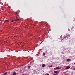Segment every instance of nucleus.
Returning a JSON list of instances; mask_svg holds the SVG:
<instances>
[{
	"label": "nucleus",
	"instance_id": "1",
	"mask_svg": "<svg viewBox=\"0 0 75 75\" xmlns=\"http://www.w3.org/2000/svg\"><path fill=\"white\" fill-rule=\"evenodd\" d=\"M61 68H62L61 67H60V68L59 67H56L54 68V70H56V69H61Z\"/></svg>",
	"mask_w": 75,
	"mask_h": 75
},
{
	"label": "nucleus",
	"instance_id": "2",
	"mask_svg": "<svg viewBox=\"0 0 75 75\" xmlns=\"http://www.w3.org/2000/svg\"><path fill=\"white\" fill-rule=\"evenodd\" d=\"M71 67L70 66H67L66 67V69H69V68H70Z\"/></svg>",
	"mask_w": 75,
	"mask_h": 75
},
{
	"label": "nucleus",
	"instance_id": "3",
	"mask_svg": "<svg viewBox=\"0 0 75 75\" xmlns=\"http://www.w3.org/2000/svg\"><path fill=\"white\" fill-rule=\"evenodd\" d=\"M70 37V35H67L66 36V38H68V37Z\"/></svg>",
	"mask_w": 75,
	"mask_h": 75
},
{
	"label": "nucleus",
	"instance_id": "4",
	"mask_svg": "<svg viewBox=\"0 0 75 75\" xmlns=\"http://www.w3.org/2000/svg\"><path fill=\"white\" fill-rule=\"evenodd\" d=\"M17 74L16 73V72H13V75H16Z\"/></svg>",
	"mask_w": 75,
	"mask_h": 75
},
{
	"label": "nucleus",
	"instance_id": "5",
	"mask_svg": "<svg viewBox=\"0 0 75 75\" xmlns=\"http://www.w3.org/2000/svg\"><path fill=\"white\" fill-rule=\"evenodd\" d=\"M7 72H6L4 73H3V75H7Z\"/></svg>",
	"mask_w": 75,
	"mask_h": 75
},
{
	"label": "nucleus",
	"instance_id": "6",
	"mask_svg": "<svg viewBox=\"0 0 75 75\" xmlns=\"http://www.w3.org/2000/svg\"><path fill=\"white\" fill-rule=\"evenodd\" d=\"M70 60H71V59H67L66 61H69Z\"/></svg>",
	"mask_w": 75,
	"mask_h": 75
},
{
	"label": "nucleus",
	"instance_id": "7",
	"mask_svg": "<svg viewBox=\"0 0 75 75\" xmlns=\"http://www.w3.org/2000/svg\"><path fill=\"white\" fill-rule=\"evenodd\" d=\"M54 73L55 74H58V71H54Z\"/></svg>",
	"mask_w": 75,
	"mask_h": 75
},
{
	"label": "nucleus",
	"instance_id": "8",
	"mask_svg": "<svg viewBox=\"0 0 75 75\" xmlns=\"http://www.w3.org/2000/svg\"><path fill=\"white\" fill-rule=\"evenodd\" d=\"M8 20H6L5 21V23H6V22H8Z\"/></svg>",
	"mask_w": 75,
	"mask_h": 75
},
{
	"label": "nucleus",
	"instance_id": "9",
	"mask_svg": "<svg viewBox=\"0 0 75 75\" xmlns=\"http://www.w3.org/2000/svg\"><path fill=\"white\" fill-rule=\"evenodd\" d=\"M15 14L16 15H18V13L17 12H15Z\"/></svg>",
	"mask_w": 75,
	"mask_h": 75
},
{
	"label": "nucleus",
	"instance_id": "10",
	"mask_svg": "<svg viewBox=\"0 0 75 75\" xmlns=\"http://www.w3.org/2000/svg\"><path fill=\"white\" fill-rule=\"evenodd\" d=\"M42 67H45V64H43L42 65Z\"/></svg>",
	"mask_w": 75,
	"mask_h": 75
},
{
	"label": "nucleus",
	"instance_id": "11",
	"mask_svg": "<svg viewBox=\"0 0 75 75\" xmlns=\"http://www.w3.org/2000/svg\"><path fill=\"white\" fill-rule=\"evenodd\" d=\"M28 69H30V68H31V66H28Z\"/></svg>",
	"mask_w": 75,
	"mask_h": 75
},
{
	"label": "nucleus",
	"instance_id": "12",
	"mask_svg": "<svg viewBox=\"0 0 75 75\" xmlns=\"http://www.w3.org/2000/svg\"><path fill=\"white\" fill-rule=\"evenodd\" d=\"M14 21H17V19H15L14 20Z\"/></svg>",
	"mask_w": 75,
	"mask_h": 75
},
{
	"label": "nucleus",
	"instance_id": "13",
	"mask_svg": "<svg viewBox=\"0 0 75 75\" xmlns=\"http://www.w3.org/2000/svg\"><path fill=\"white\" fill-rule=\"evenodd\" d=\"M14 20H12V21H11V22H14Z\"/></svg>",
	"mask_w": 75,
	"mask_h": 75
},
{
	"label": "nucleus",
	"instance_id": "14",
	"mask_svg": "<svg viewBox=\"0 0 75 75\" xmlns=\"http://www.w3.org/2000/svg\"><path fill=\"white\" fill-rule=\"evenodd\" d=\"M45 75H49V74L46 73L45 74Z\"/></svg>",
	"mask_w": 75,
	"mask_h": 75
},
{
	"label": "nucleus",
	"instance_id": "15",
	"mask_svg": "<svg viewBox=\"0 0 75 75\" xmlns=\"http://www.w3.org/2000/svg\"><path fill=\"white\" fill-rule=\"evenodd\" d=\"M52 67V65H51V66H49L48 67Z\"/></svg>",
	"mask_w": 75,
	"mask_h": 75
},
{
	"label": "nucleus",
	"instance_id": "16",
	"mask_svg": "<svg viewBox=\"0 0 75 75\" xmlns=\"http://www.w3.org/2000/svg\"><path fill=\"white\" fill-rule=\"evenodd\" d=\"M53 75H58V74H53Z\"/></svg>",
	"mask_w": 75,
	"mask_h": 75
},
{
	"label": "nucleus",
	"instance_id": "17",
	"mask_svg": "<svg viewBox=\"0 0 75 75\" xmlns=\"http://www.w3.org/2000/svg\"><path fill=\"white\" fill-rule=\"evenodd\" d=\"M45 55V53H43V55Z\"/></svg>",
	"mask_w": 75,
	"mask_h": 75
},
{
	"label": "nucleus",
	"instance_id": "18",
	"mask_svg": "<svg viewBox=\"0 0 75 75\" xmlns=\"http://www.w3.org/2000/svg\"><path fill=\"white\" fill-rule=\"evenodd\" d=\"M17 20H18V21H20V19H17Z\"/></svg>",
	"mask_w": 75,
	"mask_h": 75
},
{
	"label": "nucleus",
	"instance_id": "19",
	"mask_svg": "<svg viewBox=\"0 0 75 75\" xmlns=\"http://www.w3.org/2000/svg\"><path fill=\"white\" fill-rule=\"evenodd\" d=\"M64 38H65V39L67 38V37H66V36H65V37H64Z\"/></svg>",
	"mask_w": 75,
	"mask_h": 75
},
{
	"label": "nucleus",
	"instance_id": "20",
	"mask_svg": "<svg viewBox=\"0 0 75 75\" xmlns=\"http://www.w3.org/2000/svg\"><path fill=\"white\" fill-rule=\"evenodd\" d=\"M73 70H74V71H75V68L73 69Z\"/></svg>",
	"mask_w": 75,
	"mask_h": 75
},
{
	"label": "nucleus",
	"instance_id": "21",
	"mask_svg": "<svg viewBox=\"0 0 75 75\" xmlns=\"http://www.w3.org/2000/svg\"><path fill=\"white\" fill-rule=\"evenodd\" d=\"M23 75H26V74H23Z\"/></svg>",
	"mask_w": 75,
	"mask_h": 75
}]
</instances>
